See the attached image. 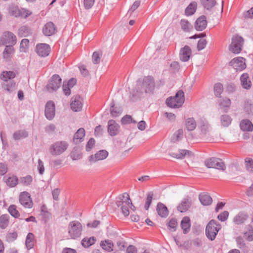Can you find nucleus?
<instances>
[{
  "instance_id": "24",
  "label": "nucleus",
  "mask_w": 253,
  "mask_h": 253,
  "mask_svg": "<svg viewBox=\"0 0 253 253\" xmlns=\"http://www.w3.org/2000/svg\"><path fill=\"white\" fill-rule=\"evenodd\" d=\"M119 199V201H117L116 202V204L118 207H119L120 206L122 207L123 205H124L125 204L126 205H132V203L131 201V199H130L129 196L126 193H124L122 195V198L120 197Z\"/></svg>"
},
{
  "instance_id": "13",
  "label": "nucleus",
  "mask_w": 253,
  "mask_h": 253,
  "mask_svg": "<svg viewBox=\"0 0 253 253\" xmlns=\"http://www.w3.org/2000/svg\"><path fill=\"white\" fill-rule=\"evenodd\" d=\"M55 106L53 101H48L45 106L44 114L47 119L51 120L55 116Z\"/></svg>"
},
{
  "instance_id": "43",
  "label": "nucleus",
  "mask_w": 253,
  "mask_h": 253,
  "mask_svg": "<svg viewBox=\"0 0 253 253\" xmlns=\"http://www.w3.org/2000/svg\"><path fill=\"white\" fill-rule=\"evenodd\" d=\"M244 237L249 241L253 240V228L251 226H248L243 233Z\"/></svg>"
},
{
  "instance_id": "54",
  "label": "nucleus",
  "mask_w": 253,
  "mask_h": 253,
  "mask_svg": "<svg viewBox=\"0 0 253 253\" xmlns=\"http://www.w3.org/2000/svg\"><path fill=\"white\" fill-rule=\"evenodd\" d=\"M153 196H154V194H153V192H150L147 194L145 204L144 205V209L146 210H148V209L152 203V201Z\"/></svg>"
},
{
  "instance_id": "64",
  "label": "nucleus",
  "mask_w": 253,
  "mask_h": 253,
  "mask_svg": "<svg viewBox=\"0 0 253 253\" xmlns=\"http://www.w3.org/2000/svg\"><path fill=\"white\" fill-rule=\"evenodd\" d=\"M121 121L123 125L130 124L132 122V117L129 115H126L122 118Z\"/></svg>"
},
{
  "instance_id": "63",
  "label": "nucleus",
  "mask_w": 253,
  "mask_h": 253,
  "mask_svg": "<svg viewBox=\"0 0 253 253\" xmlns=\"http://www.w3.org/2000/svg\"><path fill=\"white\" fill-rule=\"evenodd\" d=\"M95 143V140L93 138H90L88 142H87V144L85 146V149L86 151H90L91 149L93 148V147L94 146Z\"/></svg>"
},
{
  "instance_id": "12",
  "label": "nucleus",
  "mask_w": 253,
  "mask_h": 253,
  "mask_svg": "<svg viewBox=\"0 0 253 253\" xmlns=\"http://www.w3.org/2000/svg\"><path fill=\"white\" fill-rule=\"evenodd\" d=\"M51 51L50 46L47 43H38L36 46V51L41 57L47 56Z\"/></svg>"
},
{
  "instance_id": "56",
  "label": "nucleus",
  "mask_w": 253,
  "mask_h": 253,
  "mask_svg": "<svg viewBox=\"0 0 253 253\" xmlns=\"http://www.w3.org/2000/svg\"><path fill=\"white\" fill-rule=\"evenodd\" d=\"M102 56L101 51H94L92 56V62L94 64H98L100 62L101 56Z\"/></svg>"
},
{
  "instance_id": "49",
  "label": "nucleus",
  "mask_w": 253,
  "mask_h": 253,
  "mask_svg": "<svg viewBox=\"0 0 253 253\" xmlns=\"http://www.w3.org/2000/svg\"><path fill=\"white\" fill-rule=\"evenodd\" d=\"M168 228L171 231H175L177 226V221L175 218H171L167 223Z\"/></svg>"
},
{
  "instance_id": "20",
  "label": "nucleus",
  "mask_w": 253,
  "mask_h": 253,
  "mask_svg": "<svg viewBox=\"0 0 253 253\" xmlns=\"http://www.w3.org/2000/svg\"><path fill=\"white\" fill-rule=\"evenodd\" d=\"M194 27L198 31H202L206 28V16L202 15L197 19Z\"/></svg>"
},
{
  "instance_id": "21",
  "label": "nucleus",
  "mask_w": 253,
  "mask_h": 253,
  "mask_svg": "<svg viewBox=\"0 0 253 253\" xmlns=\"http://www.w3.org/2000/svg\"><path fill=\"white\" fill-rule=\"evenodd\" d=\"M110 112L111 116L113 118H116L119 116L123 111V109L121 107L115 106V102L114 100L110 103Z\"/></svg>"
},
{
  "instance_id": "1",
  "label": "nucleus",
  "mask_w": 253,
  "mask_h": 253,
  "mask_svg": "<svg viewBox=\"0 0 253 253\" xmlns=\"http://www.w3.org/2000/svg\"><path fill=\"white\" fill-rule=\"evenodd\" d=\"M155 88V79L151 76L145 77L140 84L137 82L136 90H133L131 99H136L140 97L143 92L148 94H153Z\"/></svg>"
},
{
  "instance_id": "45",
  "label": "nucleus",
  "mask_w": 253,
  "mask_h": 253,
  "mask_svg": "<svg viewBox=\"0 0 253 253\" xmlns=\"http://www.w3.org/2000/svg\"><path fill=\"white\" fill-rule=\"evenodd\" d=\"M8 211L10 215L15 218H19L20 214L16 209V206L15 205H11L8 208Z\"/></svg>"
},
{
  "instance_id": "10",
  "label": "nucleus",
  "mask_w": 253,
  "mask_h": 253,
  "mask_svg": "<svg viewBox=\"0 0 253 253\" xmlns=\"http://www.w3.org/2000/svg\"><path fill=\"white\" fill-rule=\"evenodd\" d=\"M229 65L237 71H242L246 68V60L242 57L233 58L230 62Z\"/></svg>"
},
{
  "instance_id": "55",
  "label": "nucleus",
  "mask_w": 253,
  "mask_h": 253,
  "mask_svg": "<svg viewBox=\"0 0 253 253\" xmlns=\"http://www.w3.org/2000/svg\"><path fill=\"white\" fill-rule=\"evenodd\" d=\"M20 10L17 6H12L9 8V13L10 15L15 17H20Z\"/></svg>"
},
{
  "instance_id": "44",
  "label": "nucleus",
  "mask_w": 253,
  "mask_h": 253,
  "mask_svg": "<svg viewBox=\"0 0 253 253\" xmlns=\"http://www.w3.org/2000/svg\"><path fill=\"white\" fill-rule=\"evenodd\" d=\"M5 182L9 187H14L18 183V178L16 176L13 175L6 179Z\"/></svg>"
},
{
  "instance_id": "41",
  "label": "nucleus",
  "mask_w": 253,
  "mask_h": 253,
  "mask_svg": "<svg viewBox=\"0 0 253 253\" xmlns=\"http://www.w3.org/2000/svg\"><path fill=\"white\" fill-rule=\"evenodd\" d=\"M218 103L220 107L224 110H227L231 104V100L226 97L220 99Z\"/></svg>"
},
{
  "instance_id": "53",
  "label": "nucleus",
  "mask_w": 253,
  "mask_h": 253,
  "mask_svg": "<svg viewBox=\"0 0 253 253\" xmlns=\"http://www.w3.org/2000/svg\"><path fill=\"white\" fill-rule=\"evenodd\" d=\"M214 93L215 96L219 97L223 91V85L220 83H216L214 85Z\"/></svg>"
},
{
  "instance_id": "34",
  "label": "nucleus",
  "mask_w": 253,
  "mask_h": 253,
  "mask_svg": "<svg viewBox=\"0 0 253 253\" xmlns=\"http://www.w3.org/2000/svg\"><path fill=\"white\" fill-rule=\"evenodd\" d=\"M16 77V74L13 71H3L0 76L1 80L7 82L8 80H11Z\"/></svg>"
},
{
  "instance_id": "50",
  "label": "nucleus",
  "mask_w": 253,
  "mask_h": 253,
  "mask_svg": "<svg viewBox=\"0 0 253 253\" xmlns=\"http://www.w3.org/2000/svg\"><path fill=\"white\" fill-rule=\"evenodd\" d=\"M20 183L24 186H29L31 184L33 181V178L30 175H27L24 177L20 178Z\"/></svg>"
},
{
  "instance_id": "22",
  "label": "nucleus",
  "mask_w": 253,
  "mask_h": 253,
  "mask_svg": "<svg viewBox=\"0 0 253 253\" xmlns=\"http://www.w3.org/2000/svg\"><path fill=\"white\" fill-rule=\"evenodd\" d=\"M32 34V30L30 26L25 25L21 26L18 30V35L20 37H26Z\"/></svg>"
},
{
  "instance_id": "42",
  "label": "nucleus",
  "mask_w": 253,
  "mask_h": 253,
  "mask_svg": "<svg viewBox=\"0 0 253 253\" xmlns=\"http://www.w3.org/2000/svg\"><path fill=\"white\" fill-rule=\"evenodd\" d=\"M12 44L6 45L3 52V56L4 58L8 59L11 54L14 53L15 50Z\"/></svg>"
},
{
  "instance_id": "60",
  "label": "nucleus",
  "mask_w": 253,
  "mask_h": 253,
  "mask_svg": "<svg viewBox=\"0 0 253 253\" xmlns=\"http://www.w3.org/2000/svg\"><path fill=\"white\" fill-rule=\"evenodd\" d=\"M235 86L233 84H228L225 87V92L227 94H233L235 91Z\"/></svg>"
},
{
  "instance_id": "9",
  "label": "nucleus",
  "mask_w": 253,
  "mask_h": 253,
  "mask_svg": "<svg viewBox=\"0 0 253 253\" xmlns=\"http://www.w3.org/2000/svg\"><path fill=\"white\" fill-rule=\"evenodd\" d=\"M207 168H214L222 170L225 169V165L221 160L214 157L210 158L207 160Z\"/></svg>"
},
{
  "instance_id": "37",
  "label": "nucleus",
  "mask_w": 253,
  "mask_h": 253,
  "mask_svg": "<svg viewBox=\"0 0 253 253\" xmlns=\"http://www.w3.org/2000/svg\"><path fill=\"white\" fill-rule=\"evenodd\" d=\"M16 82L13 81H10L9 83L2 84V88L6 90L9 93L12 92L16 89Z\"/></svg>"
},
{
  "instance_id": "19",
  "label": "nucleus",
  "mask_w": 253,
  "mask_h": 253,
  "mask_svg": "<svg viewBox=\"0 0 253 253\" xmlns=\"http://www.w3.org/2000/svg\"><path fill=\"white\" fill-rule=\"evenodd\" d=\"M85 130L84 128H80L74 134L73 139V142L78 144L82 142L84 140V138L85 136Z\"/></svg>"
},
{
  "instance_id": "6",
  "label": "nucleus",
  "mask_w": 253,
  "mask_h": 253,
  "mask_svg": "<svg viewBox=\"0 0 253 253\" xmlns=\"http://www.w3.org/2000/svg\"><path fill=\"white\" fill-rule=\"evenodd\" d=\"M62 79L58 74L53 75L46 85V88L50 92L56 91L61 86Z\"/></svg>"
},
{
  "instance_id": "48",
  "label": "nucleus",
  "mask_w": 253,
  "mask_h": 253,
  "mask_svg": "<svg viewBox=\"0 0 253 253\" xmlns=\"http://www.w3.org/2000/svg\"><path fill=\"white\" fill-rule=\"evenodd\" d=\"M181 29L185 32H189L193 29V26L187 20L181 19L180 21Z\"/></svg>"
},
{
  "instance_id": "7",
  "label": "nucleus",
  "mask_w": 253,
  "mask_h": 253,
  "mask_svg": "<svg viewBox=\"0 0 253 253\" xmlns=\"http://www.w3.org/2000/svg\"><path fill=\"white\" fill-rule=\"evenodd\" d=\"M244 43L243 39L240 36H236L232 39V42L229 46V50L235 54H238L242 50Z\"/></svg>"
},
{
  "instance_id": "51",
  "label": "nucleus",
  "mask_w": 253,
  "mask_h": 253,
  "mask_svg": "<svg viewBox=\"0 0 253 253\" xmlns=\"http://www.w3.org/2000/svg\"><path fill=\"white\" fill-rule=\"evenodd\" d=\"M183 135V130L182 129H179L173 134L171 138L172 142H173V143L178 142L182 138Z\"/></svg>"
},
{
  "instance_id": "30",
  "label": "nucleus",
  "mask_w": 253,
  "mask_h": 253,
  "mask_svg": "<svg viewBox=\"0 0 253 253\" xmlns=\"http://www.w3.org/2000/svg\"><path fill=\"white\" fill-rule=\"evenodd\" d=\"M10 216L8 214H3L0 216V228L6 229L9 224Z\"/></svg>"
},
{
  "instance_id": "15",
  "label": "nucleus",
  "mask_w": 253,
  "mask_h": 253,
  "mask_svg": "<svg viewBox=\"0 0 253 253\" xmlns=\"http://www.w3.org/2000/svg\"><path fill=\"white\" fill-rule=\"evenodd\" d=\"M81 97L79 95L73 96L71 99L70 107L74 112L80 111L83 107V103L81 101Z\"/></svg>"
},
{
  "instance_id": "52",
  "label": "nucleus",
  "mask_w": 253,
  "mask_h": 253,
  "mask_svg": "<svg viewBox=\"0 0 253 253\" xmlns=\"http://www.w3.org/2000/svg\"><path fill=\"white\" fill-rule=\"evenodd\" d=\"M18 237V234L16 231H14L12 232H8L6 235V241L8 243L14 242Z\"/></svg>"
},
{
  "instance_id": "62",
  "label": "nucleus",
  "mask_w": 253,
  "mask_h": 253,
  "mask_svg": "<svg viewBox=\"0 0 253 253\" xmlns=\"http://www.w3.org/2000/svg\"><path fill=\"white\" fill-rule=\"evenodd\" d=\"M170 67L173 70V72H178L180 69V65L177 61H172L170 64Z\"/></svg>"
},
{
  "instance_id": "35",
  "label": "nucleus",
  "mask_w": 253,
  "mask_h": 253,
  "mask_svg": "<svg viewBox=\"0 0 253 253\" xmlns=\"http://www.w3.org/2000/svg\"><path fill=\"white\" fill-rule=\"evenodd\" d=\"M70 157L73 160H77L82 158V154L79 147H75L70 153Z\"/></svg>"
},
{
  "instance_id": "58",
  "label": "nucleus",
  "mask_w": 253,
  "mask_h": 253,
  "mask_svg": "<svg viewBox=\"0 0 253 253\" xmlns=\"http://www.w3.org/2000/svg\"><path fill=\"white\" fill-rule=\"evenodd\" d=\"M41 211L42 218L46 221L49 218L50 213L47 211L46 206L45 205L42 206Z\"/></svg>"
},
{
  "instance_id": "29",
  "label": "nucleus",
  "mask_w": 253,
  "mask_h": 253,
  "mask_svg": "<svg viewBox=\"0 0 253 253\" xmlns=\"http://www.w3.org/2000/svg\"><path fill=\"white\" fill-rule=\"evenodd\" d=\"M100 246L103 250L108 252H111L114 250V244L111 240L106 239L100 242Z\"/></svg>"
},
{
  "instance_id": "27",
  "label": "nucleus",
  "mask_w": 253,
  "mask_h": 253,
  "mask_svg": "<svg viewBox=\"0 0 253 253\" xmlns=\"http://www.w3.org/2000/svg\"><path fill=\"white\" fill-rule=\"evenodd\" d=\"M248 219V215L245 212H240L234 218V223L237 225H240L246 222Z\"/></svg>"
},
{
  "instance_id": "38",
  "label": "nucleus",
  "mask_w": 253,
  "mask_h": 253,
  "mask_svg": "<svg viewBox=\"0 0 253 253\" xmlns=\"http://www.w3.org/2000/svg\"><path fill=\"white\" fill-rule=\"evenodd\" d=\"M177 101V103L181 106L185 101L184 91L180 89L177 91L174 96H172Z\"/></svg>"
},
{
  "instance_id": "3",
  "label": "nucleus",
  "mask_w": 253,
  "mask_h": 253,
  "mask_svg": "<svg viewBox=\"0 0 253 253\" xmlns=\"http://www.w3.org/2000/svg\"><path fill=\"white\" fill-rule=\"evenodd\" d=\"M69 144L65 141H58L51 144L49 148L52 156H58L63 153L68 148Z\"/></svg>"
},
{
  "instance_id": "4",
  "label": "nucleus",
  "mask_w": 253,
  "mask_h": 253,
  "mask_svg": "<svg viewBox=\"0 0 253 253\" xmlns=\"http://www.w3.org/2000/svg\"><path fill=\"white\" fill-rule=\"evenodd\" d=\"M83 229L82 225L77 221H71L68 226V233L71 239H76L79 238Z\"/></svg>"
},
{
  "instance_id": "5",
  "label": "nucleus",
  "mask_w": 253,
  "mask_h": 253,
  "mask_svg": "<svg viewBox=\"0 0 253 253\" xmlns=\"http://www.w3.org/2000/svg\"><path fill=\"white\" fill-rule=\"evenodd\" d=\"M221 225L214 220H211L207 225V237L211 241L214 240L218 231L221 229Z\"/></svg>"
},
{
  "instance_id": "18",
  "label": "nucleus",
  "mask_w": 253,
  "mask_h": 253,
  "mask_svg": "<svg viewBox=\"0 0 253 253\" xmlns=\"http://www.w3.org/2000/svg\"><path fill=\"white\" fill-rule=\"evenodd\" d=\"M156 211L158 214L162 218L167 217L169 213V211L167 206L161 202L157 204Z\"/></svg>"
},
{
  "instance_id": "57",
  "label": "nucleus",
  "mask_w": 253,
  "mask_h": 253,
  "mask_svg": "<svg viewBox=\"0 0 253 253\" xmlns=\"http://www.w3.org/2000/svg\"><path fill=\"white\" fill-rule=\"evenodd\" d=\"M231 118L227 115H222L221 117V123L224 126H227L231 123Z\"/></svg>"
},
{
  "instance_id": "47",
  "label": "nucleus",
  "mask_w": 253,
  "mask_h": 253,
  "mask_svg": "<svg viewBox=\"0 0 253 253\" xmlns=\"http://www.w3.org/2000/svg\"><path fill=\"white\" fill-rule=\"evenodd\" d=\"M166 103L168 106L172 108H178L179 107H181L175 100V99H174L172 96H170L168 97L166 101Z\"/></svg>"
},
{
  "instance_id": "17",
  "label": "nucleus",
  "mask_w": 253,
  "mask_h": 253,
  "mask_svg": "<svg viewBox=\"0 0 253 253\" xmlns=\"http://www.w3.org/2000/svg\"><path fill=\"white\" fill-rule=\"evenodd\" d=\"M192 54V51L188 45H185L181 48L179 52V58L182 62L188 61Z\"/></svg>"
},
{
  "instance_id": "40",
  "label": "nucleus",
  "mask_w": 253,
  "mask_h": 253,
  "mask_svg": "<svg viewBox=\"0 0 253 253\" xmlns=\"http://www.w3.org/2000/svg\"><path fill=\"white\" fill-rule=\"evenodd\" d=\"M34 235L33 233H29L27 235L25 244L26 248L28 250L33 248L34 247Z\"/></svg>"
},
{
  "instance_id": "23",
  "label": "nucleus",
  "mask_w": 253,
  "mask_h": 253,
  "mask_svg": "<svg viewBox=\"0 0 253 253\" xmlns=\"http://www.w3.org/2000/svg\"><path fill=\"white\" fill-rule=\"evenodd\" d=\"M180 226L183 230V233L187 234L190 231L191 227L190 219L188 216H184L181 221Z\"/></svg>"
},
{
  "instance_id": "36",
  "label": "nucleus",
  "mask_w": 253,
  "mask_h": 253,
  "mask_svg": "<svg viewBox=\"0 0 253 253\" xmlns=\"http://www.w3.org/2000/svg\"><path fill=\"white\" fill-rule=\"evenodd\" d=\"M196 9L197 3L195 1H193L185 8V14L186 16H191L196 12Z\"/></svg>"
},
{
  "instance_id": "26",
  "label": "nucleus",
  "mask_w": 253,
  "mask_h": 253,
  "mask_svg": "<svg viewBox=\"0 0 253 253\" xmlns=\"http://www.w3.org/2000/svg\"><path fill=\"white\" fill-rule=\"evenodd\" d=\"M191 205V201L188 199L184 198L177 206V209L179 211L183 212L188 211Z\"/></svg>"
},
{
  "instance_id": "2",
  "label": "nucleus",
  "mask_w": 253,
  "mask_h": 253,
  "mask_svg": "<svg viewBox=\"0 0 253 253\" xmlns=\"http://www.w3.org/2000/svg\"><path fill=\"white\" fill-rule=\"evenodd\" d=\"M223 3L219 4L216 0H207V18L213 20L223 11Z\"/></svg>"
},
{
  "instance_id": "31",
  "label": "nucleus",
  "mask_w": 253,
  "mask_h": 253,
  "mask_svg": "<svg viewBox=\"0 0 253 253\" xmlns=\"http://www.w3.org/2000/svg\"><path fill=\"white\" fill-rule=\"evenodd\" d=\"M96 241V238L92 236L91 237H85L82 239L81 244L84 248H87L94 245Z\"/></svg>"
},
{
  "instance_id": "11",
  "label": "nucleus",
  "mask_w": 253,
  "mask_h": 253,
  "mask_svg": "<svg viewBox=\"0 0 253 253\" xmlns=\"http://www.w3.org/2000/svg\"><path fill=\"white\" fill-rule=\"evenodd\" d=\"M19 202L23 207L26 208H31L33 205L30 194L26 191L20 193Z\"/></svg>"
},
{
  "instance_id": "28",
  "label": "nucleus",
  "mask_w": 253,
  "mask_h": 253,
  "mask_svg": "<svg viewBox=\"0 0 253 253\" xmlns=\"http://www.w3.org/2000/svg\"><path fill=\"white\" fill-rule=\"evenodd\" d=\"M240 126L241 129L244 131H253V124L252 123L247 120H243L240 124Z\"/></svg>"
},
{
  "instance_id": "33",
  "label": "nucleus",
  "mask_w": 253,
  "mask_h": 253,
  "mask_svg": "<svg viewBox=\"0 0 253 253\" xmlns=\"http://www.w3.org/2000/svg\"><path fill=\"white\" fill-rule=\"evenodd\" d=\"M28 136V132L25 129L16 131L13 134V138L15 140H19Z\"/></svg>"
},
{
  "instance_id": "46",
  "label": "nucleus",
  "mask_w": 253,
  "mask_h": 253,
  "mask_svg": "<svg viewBox=\"0 0 253 253\" xmlns=\"http://www.w3.org/2000/svg\"><path fill=\"white\" fill-rule=\"evenodd\" d=\"M108 155V152L105 150L98 151L94 156L95 161L106 159Z\"/></svg>"
},
{
  "instance_id": "8",
  "label": "nucleus",
  "mask_w": 253,
  "mask_h": 253,
  "mask_svg": "<svg viewBox=\"0 0 253 253\" xmlns=\"http://www.w3.org/2000/svg\"><path fill=\"white\" fill-rule=\"evenodd\" d=\"M1 44L3 45L12 44L15 45L17 42L16 36L11 32L5 31L0 37Z\"/></svg>"
},
{
  "instance_id": "39",
  "label": "nucleus",
  "mask_w": 253,
  "mask_h": 253,
  "mask_svg": "<svg viewBox=\"0 0 253 253\" xmlns=\"http://www.w3.org/2000/svg\"><path fill=\"white\" fill-rule=\"evenodd\" d=\"M196 122L193 118H189L185 121V126L188 131H192L196 127Z\"/></svg>"
},
{
  "instance_id": "61",
  "label": "nucleus",
  "mask_w": 253,
  "mask_h": 253,
  "mask_svg": "<svg viewBox=\"0 0 253 253\" xmlns=\"http://www.w3.org/2000/svg\"><path fill=\"white\" fill-rule=\"evenodd\" d=\"M245 164L247 169L253 171V160L250 158H247L245 159Z\"/></svg>"
},
{
  "instance_id": "32",
  "label": "nucleus",
  "mask_w": 253,
  "mask_h": 253,
  "mask_svg": "<svg viewBox=\"0 0 253 253\" xmlns=\"http://www.w3.org/2000/svg\"><path fill=\"white\" fill-rule=\"evenodd\" d=\"M192 154V152L184 149L179 150L178 153H171L170 155L175 158L178 159H184L186 155H190Z\"/></svg>"
},
{
  "instance_id": "16",
  "label": "nucleus",
  "mask_w": 253,
  "mask_h": 253,
  "mask_svg": "<svg viewBox=\"0 0 253 253\" xmlns=\"http://www.w3.org/2000/svg\"><path fill=\"white\" fill-rule=\"evenodd\" d=\"M57 31L55 24L50 21L47 22L42 28V33L45 36H51L55 33Z\"/></svg>"
},
{
  "instance_id": "25",
  "label": "nucleus",
  "mask_w": 253,
  "mask_h": 253,
  "mask_svg": "<svg viewBox=\"0 0 253 253\" xmlns=\"http://www.w3.org/2000/svg\"><path fill=\"white\" fill-rule=\"evenodd\" d=\"M241 85L245 89H250L252 85L249 75L247 73L243 74L240 77Z\"/></svg>"
},
{
  "instance_id": "14",
  "label": "nucleus",
  "mask_w": 253,
  "mask_h": 253,
  "mask_svg": "<svg viewBox=\"0 0 253 253\" xmlns=\"http://www.w3.org/2000/svg\"><path fill=\"white\" fill-rule=\"evenodd\" d=\"M120 126L114 120H110L108 122L107 131L111 136L117 135L120 132Z\"/></svg>"
},
{
  "instance_id": "59",
  "label": "nucleus",
  "mask_w": 253,
  "mask_h": 253,
  "mask_svg": "<svg viewBox=\"0 0 253 253\" xmlns=\"http://www.w3.org/2000/svg\"><path fill=\"white\" fill-rule=\"evenodd\" d=\"M29 43V40L27 39H22L20 45V49L21 51L26 52V50L28 48Z\"/></svg>"
}]
</instances>
